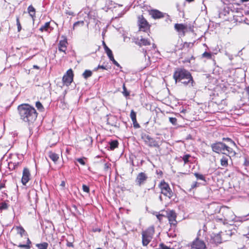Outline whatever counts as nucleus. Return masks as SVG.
Listing matches in <instances>:
<instances>
[{
  "mask_svg": "<svg viewBox=\"0 0 249 249\" xmlns=\"http://www.w3.org/2000/svg\"><path fill=\"white\" fill-rule=\"evenodd\" d=\"M20 118L28 124L33 123L36 120L37 113L35 108L28 104H22L18 107Z\"/></svg>",
  "mask_w": 249,
  "mask_h": 249,
  "instance_id": "1",
  "label": "nucleus"
},
{
  "mask_svg": "<svg viewBox=\"0 0 249 249\" xmlns=\"http://www.w3.org/2000/svg\"><path fill=\"white\" fill-rule=\"evenodd\" d=\"M211 147L213 152L218 154L222 153L225 155L231 154L232 155L235 154V152L233 151L231 148L227 146L222 142L213 143L211 145Z\"/></svg>",
  "mask_w": 249,
  "mask_h": 249,
  "instance_id": "2",
  "label": "nucleus"
},
{
  "mask_svg": "<svg viewBox=\"0 0 249 249\" xmlns=\"http://www.w3.org/2000/svg\"><path fill=\"white\" fill-rule=\"evenodd\" d=\"M173 78L176 83L180 82L185 79L192 80V75L190 72L184 69H178L174 73Z\"/></svg>",
  "mask_w": 249,
  "mask_h": 249,
  "instance_id": "3",
  "label": "nucleus"
},
{
  "mask_svg": "<svg viewBox=\"0 0 249 249\" xmlns=\"http://www.w3.org/2000/svg\"><path fill=\"white\" fill-rule=\"evenodd\" d=\"M154 233V228L150 227L146 230L142 231V243L143 246H146L151 241Z\"/></svg>",
  "mask_w": 249,
  "mask_h": 249,
  "instance_id": "4",
  "label": "nucleus"
},
{
  "mask_svg": "<svg viewBox=\"0 0 249 249\" xmlns=\"http://www.w3.org/2000/svg\"><path fill=\"white\" fill-rule=\"evenodd\" d=\"M159 186L160 189L161 194L169 198H171L172 197L173 192L167 183L165 182L164 181H162L160 183Z\"/></svg>",
  "mask_w": 249,
  "mask_h": 249,
  "instance_id": "5",
  "label": "nucleus"
},
{
  "mask_svg": "<svg viewBox=\"0 0 249 249\" xmlns=\"http://www.w3.org/2000/svg\"><path fill=\"white\" fill-rule=\"evenodd\" d=\"M142 139L144 142L145 144L149 147H159V144L158 142L153 138L146 134L142 135Z\"/></svg>",
  "mask_w": 249,
  "mask_h": 249,
  "instance_id": "6",
  "label": "nucleus"
},
{
  "mask_svg": "<svg viewBox=\"0 0 249 249\" xmlns=\"http://www.w3.org/2000/svg\"><path fill=\"white\" fill-rule=\"evenodd\" d=\"M228 235L229 233H226L224 232H221L214 235L213 239V241L217 244L225 242L228 240V238L230 237V236Z\"/></svg>",
  "mask_w": 249,
  "mask_h": 249,
  "instance_id": "7",
  "label": "nucleus"
},
{
  "mask_svg": "<svg viewBox=\"0 0 249 249\" xmlns=\"http://www.w3.org/2000/svg\"><path fill=\"white\" fill-rule=\"evenodd\" d=\"M73 74L71 69H69L67 71L66 73L64 75L62 81L64 85L68 86L73 81Z\"/></svg>",
  "mask_w": 249,
  "mask_h": 249,
  "instance_id": "8",
  "label": "nucleus"
},
{
  "mask_svg": "<svg viewBox=\"0 0 249 249\" xmlns=\"http://www.w3.org/2000/svg\"><path fill=\"white\" fill-rule=\"evenodd\" d=\"M138 24L140 31L146 32L149 29L148 23L142 16L138 17Z\"/></svg>",
  "mask_w": 249,
  "mask_h": 249,
  "instance_id": "9",
  "label": "nucleus"
},
{
  "mask_svg": "<svg viewBox=\"0 0 249 249\" xmlns=\"http://www.w3.org/2000/svg\"><path fill=\"white\" fill-rule=\"evenodd\" d=\"M147 178L148 177L146 173L141 172L137 176L135 182L137 185L141 186L145 183Z\"/></svg>",
  "mask_w": 249,
  "mask_h": 249,
  "instance_id": "10",
  "label": "nucleus"
},
{
  "mask_svg": "<svg viewBox=\"0 0 249 249\" xmlns=\"http://www.w3.org/2000/svg\"><path fill=\"white\" fill-rule=\"evenodd\" d=\"M191 249H207L204 242L196 238L192 243Z\"/></svg>",
  "mask_w": 249,
  "mask_h": 249,
  "instance_id": "11",
  "label": "nucleus"
},
{
  "mask_svg": "<svg viewBox=\"0 0 249 249\" xmlns=\"http://www.w3.org/2000/svg\"><path fill=\"white\" fill-rule=\"evenodd\" d=\"M167 217L171 225H176L177 224L176 217L177 214L174 210H169L166 211Z\"/></svg>",
  "mask_w": 249,
  "mask_h": 249,
  "instance_id": "12",
  "label": "nucleus"
},
{
  "mask_svg": "<svg viewBox=\"0 0 249 249\" xmlns=\"http://www.w3.org/2000/svg\"><path fill=\"white\" fill-rule=\"evenodd\" d=\"M30 173L28 169L24 168L23 170L21 182L23 185H25L30 179Z\"/></svg>",
  "mask_w": 249,
  "mask_h": 249,
  "instance_id": "13",
  "label": "nucleus"
},
{
  "mask_svg": "<svg viewBox=\"0 0 249 249\" xmlns=\"http://www.w3.org/2000/svg\"><path fill=\"white\" fill-rule=\"evenodd\" d=\"M149 14L154 19H159L164 17L166 15L158 10L153 9L149 12Z\"/></svg>",
  "mask_w": 249,
  "mask_h": 249,
  "instance_id": "14",
  "label": "nucleus"
},
{
  "mask_svg": "<svg viewBox=\"0 0 249 249\" xmlns=\"http://www.w3.org/2000/svg\"><path fill=\"white\" fill-rule=\"evenodd\" d=\"M67 44L68 42L66 38L60 40L58 43V50L60 52H64L66 54Z\"/></svg>",
  "mask_w": 249,
  "mask_h": 249,
  "instance_id": "15",
  "label": "nucleus"
},
{
  "mask_svg": "<svg viewBox=\"0 0 249 249\" xmlns=\"http://www.w3.org/2000/svg\"><path fill=\"white\" fill-rule=\"evenodd\" d=\"M135 43L140 46L142 45H149L150 44V42L148 39L142 37L140 39L137 38L135 41Z\"/></svg>",
  "mask_w": 249,
  "mask_h": 249,
  "instance_id": "16",
  "label": "nucleus"
},
{
  "mask_svg": "<svg viewBox=\"0 0 249 249\" xmlns=\"http://www.w3.org/2000/svg\"><path fill=\"white\" fill-rule=\"evenodd\" d=\"M52 30V28L50 26V22H47L45 23L44 25L41 26L39 28V30L41 32L46 31L49 32Z\"/></svg>",
  "mask_w": 249,
  "mask_h": 249,
  "instance_id": "17",
  "label": "nucleus"
},
{
  "mask_svg": "<svg viewBox=\"0 0 249 249\" xmlns=\"http://www.w3.org/2000/svg\"><path fill=\"white\" fill-rule=\"evenodd\" d=\"M230 154L226 155V156H223L220 160L221 165L223 167H226L228 165L229 158H230Z\"/></svg>",
  "mask_w": 249,
  "mask_h": 249,
  "instance_id": "18",
  "label": "nucleus"
},
{
  "mask_svg": "<svg viewBox=\"0 0 249 249\" xmlns=\"http://www.w3.org/2000/svg\"><path fill=\"white\" fill-rule=\"evenodd\" d=\"M175 29L178 32H184V30L186 29V26L183 24L176 23L175 25Z\"/></svg>",
  "mask_w": 249,
  "mask_h": 249,
  "instance_id": "19",
  "label": "nucleus"
},
{
  "mask_svg": "<svg viewBox=\"0 0 249 249\" xmlns=\"http://www.w3.org/2000/svg\"><path fill=\"white\" fill-rule=\"evenodd\" d=\"M48 156H49V157L54 162H56L58 158H59V156L58 155L55 153H53V152H49V153H48Z\"/></svg>",
  "mask_w": 249,
  "mask_h": 249,
  "instance_id": "20",
  "label": "nucleus"
},
{
  "mask_svg": "<svg viewBox=\"0 0 249 249\" xmlns=\"http://www.w3.org/2000/svg\"><path fill=\"white\" fill-rule=\"evenodd\" d=\"M27 10L29 15L34 19L36 14V10L35 8L31 5L28 7Z\"/></svg>",
  "mask_w": 249,
  "mask_h": 249,
  "instance_id": "21",
  "label": "nucleus"
},
{
  "mask_svg": "<svg viewBox=\"0 0 249 249\" xmlns=\"http://www.w3.org/2000/svg\"><path fill=\"white\" fill-rule=\"evenodd\" d=\"M31 244V242L30 239L27 238V244L25 245L19 244L18 245V247L20 248H24L25 249H30L31 248L30 244Z\"/></svg>",
  "mask_w": 249,
  "mask_h": 249,
  "instance_id": "22",
  "label": "nucleus"
},
{
  "mask_svg": "<svg viewBox=\"0 0 249 249\" xmlns=\"http://www.w3.org/2000/svg\"><path fill=\"white\" fill-rule=\"evenodd\" d=\"M16 229L18 233L20 234L21 237H23L24 235H27L26 231L22 227H17Z\"/></svg>",
  "mask_w": 249,
  "mask_h": 249,
  "instance_id": "23",
  "label": "nucleus"
},
{
  "mask_svg": "<svg viewBox=\"0 0 249 249\" xmlns=\"http://www.w3.org/2000/svg\"><path fill=\"white\" fill-rule=\"evenodd\" d=\"M92 74V72L90 71V70H86L82 74V76L83 77L87 79H88V78L90 77V76H91Z\"/></svg>",
  "mask_w": 249,
  "mask_h": 249,
  "instance_id": "24",
  "label": "nucleus"
},
{
  "mask_svg": "<svg viewBox=\"0 0 249 249\" xmlns=\"http://www.w3.org/2000/svg\"><path fill=\"white\" fill-rule=\"evenodd\" d=\"M110 145V149L111 150H113L118 146V142L116 140L112 141L109 142Z\"/></svg>",
  "mask_w": 249,
  "mask_h": 249,
  "instance_id": "25",
  "label": "nucleus"
},
{
  "mask_svg": "<svg viewBox=\"0 0 249 249\" xmlns=\"http://www.w3.org/2000/svg\"><path fill=\"white\" fill-rule=\"evenodd\" d=\"M19 164V162H9L8 163V168L11 170H14Z\"/></svg>",
  "mask_w": 249,
  "mask_h": 249,
  "instance_id": "26",
  "label": "nucleus"
},
{
  "mask_svg": "<svg viewBox=\"0 0 249 249\" xmlns=\"http://www.w3.org/2000/svg\"><path fill=\"white\" fill-rule=\"evenodd\" d=\"M36 247L38 249H47L48 247V244L46 242H43L41 244H36Z\"/></svg>",
  "mask_w": 249,
  "mask_h": 249,
  "instance_id": "27",
  "label": "nucleus"
},
{
  "mask_svg": "<svg viewBox=\"0 0 249 249\" xmlns=\"http://www.w3.org/2000/svg\"><path fill=\"white\" fill-rule=\"evenodd\" d=\"M194 175L197 179H200L206 181L205 178L203 175L198 173H195Z\"/></svg>",
  "mask_w": 249,
  "mask_h": 249,
  "instance_id": "28",
  "label": "nucleus"
},
{
  "mask_svg": "<svg viewBox=\"0 0 249 249\" xmlns=\"http://www.w3.org/2000/svg\"><path fill=\"white\" fill-rule=\"evenodd\" d=\"M181 82L185 85H187L189 83H191V86H193V83H194V81L193 80V77H192V80H189V79H185V80L181 81Z\"/></svg>",
  "mask_w": 249,
  "mask_h": 249,
  "instance_id": "29",
  "label": "nucleus"
},
{
  "mask_svg": "<svg viewBox=\"0 0 249 249\" xmlns=\"http://www.w3.org/2000/svg\"><path fill=\"white\" fill-rule=\"evenodd\" d=\"M130 116L133 123H136V114L134 110L131 111Z\"/></svg>",
  "mask_w": 249,
  "mask_h": 249,
  "instance_id": "30",
  "label": "nucleus"
},
{
  "mask_svg": "<svg viewBox=\"0 0 249 249\" xmlns=\"http://www.w3.org/2000/svg\"><path fill=\"white\" fill-rule=\"evenodd\" d=\"M8 208V205L5 202H2L0 203V210L2 211L3 210H6Z\"/></svg>",
  "mask_w": 249,
  "mask_h": 249,
  "instance_id": "31",
  "label": "nucleus"
},
{
  "mask_svg": "<svg viewBox=\"0 0 249 249\" xmlns=\"http://www.w3.org/2000/svg\"><path fill=\"white\" fill-rule=\"evenodd\" d=\"M191 157L190 155L186 154L182 157V160L184 161V164L187 163L189 162V159Z\"/></svg>",
  "mask_w": 249,
  "mask_h": 249,
  "instance_id": "32",
  "label": "nucleus"
},
{
  "mask_svg": "<svg viewBox=\"0 0 249 249\" xmlns=\"http://www.w3.org/2000/svg\"><path fill=\"white\" fill-rule=\"evenodd\" d=\"M16 22L18 27V32H19L21 30L22 27L19 22V18L18 17H17L16 18Z\"/></svg>",
  "mask_w": 249,
  "mask_h": 249,
  "instance_id": "33",
  "label": "nucleus"
},
{
  "mask_svg": "<svg viewBox=\"0 0 249 249\" xmlns=\"http://www.w3.org/2000/svg\"><path fill=\"white\" fill-rule=\"evenodd\" d=\"M199 185V183L196 181H195L192 183V184L191 185V187L189 189V191H191L192 189L196 188V187H198Z\"/></svg>",
  "mask_w": 249,
  "mask_h": 249,
  "instance_id": "34",
  "label": "nucleus"
},
{
  "mask_svg": "<svg viewBox=\"0 0 249 249\" xmlns=\"http://www.w3.org/2000/svg\"><path fill=\"white\" fill-rule=\"evenodd\" d=\"M169 122L174 125H177V119L175 117H170L169 118Z\"/></svg>",
  "mask_w": 249,
  "mask_h": 249,
  "instance_id": "35",
  "label": "nucleus"
},
{
  "mask_svg": "<svg viewBox=\"0 0 249 249\" xmlns=\"http://www.w3.org/2000/svg\"><path fill=\"white\" fill-rule=\"evenodd\" d=\"M84 25V22L83 20L81 21H78L76 22H75L73 24V29H74L75 27H76L77 26H83Z\"/></svg>",
  "mask_w": 249,
  "mask_h": 249,
  "instance_id": "36",
  "label": "nucleus"
},
{
  "mask_svg": "<svg viewBox=\"0 0 249 249\" xmlns=\"http://www.w3.org/2000/svg\"><path fill=\"white\" fill-rule=\"evenodd\" d=\"M106 53L107 54L108 57H109V59L110 60L111 59H113V58L114 57H113V53H112V52L111 51V50L110 49H107V51H105Z\"/></svg>",
  "mask_w": 249,
  "mask_h": 249,
  "instance_id": "37",
  "label": "nucleus"
},
{
  "mask_svg": "<svg viewBox=\"0 0 249 249\" xmlns=\"http://www.w3.org/2000/svg\"><path fill=\"white\" fill-rule=\"evenodd\" d=\"M36 107L38 110H39L40 111H42L44 109L42 105L41 104V103L40 102H36Z\"/></svg>",
  "mask_w": 249,
  "mask_h": 249,
  "instance_id": "38",
  "label": "nucleus"
},
{
  "mask_svg": "<svg viewBox=\"0 0 249 249\" xmlns=\"http://www.w3.org/2000/svg\"><path fill=\"white\" fill-rule=\"evenodd\" d=\"M202 57L210 59L212 57V54L210 53L205 52L202 54Z\"/></svg>",
  "mask_w": 249,
  "mask_h": 249,
  "instance_id": "39",
  "label": "nucleus"
},
{
  "mask_svg": "<svg viewBox=\"0 0 249 249\" xmlns=\"http://www.w3.org/2000/svg\"><path fill=\"white\" fill-rule=\"evenodd\" d=\"M123 94L125 96H127L129 95V92L127 91L124 84L123 85Z\"/></svg>",
  "mask_w": 249,
  "mask_h": 249,
  "instance_id": "40",
  "label": "nucleus"
},
{
  "mask_svg": "<svg viewBox=\"0 0 249 249\" xmlns=\"http://www.w3.org/2000/svg\"><path fill=\"white\" fill-rule=\"evenodd\" d=\"M82 189H83V191H84L86 193H88L89 192V187L88 186H87L86 185L83 184L82 185Z\"/></svg>",
  "mask_w": 249,
  "mask_h": 249,
  "instance_id": "41",
  "label": "nucleus"
},
{
  "mask_svg": "<svg viewBox=\"0 0 249 249\" xmlns=\"http://www.w3.org/2000/svg\"><path fill=\"white\" fill-rule=\"evenodd\" d=\"M85 159V158H79L77 159V160L82 165H85V162L84 161V160Z\"/></svg>",
  "mask_w": 249,
  "mask_h": 249,
  "instance_id": "42",
  "label": "nucleus"
},
{
  "mask_svg": "<svg viewBox=\"0 0 249 249\" xmlns=\"http://www.w3.org/2000/svg\"><path fill=\"white\" fill-rule=\"evenodd\" d=\"M110 60L111 61L112 63L117 67L119 68H121L120 65L114 59V57L113 58V59L112 58Z\"/></svg>",
  "mask_w": 249,
  "mask_h": 249,
  "instance_id": "43",
  "label": "nucleus"
},
{
  "mask_svg": "<svg viewBox=\"0 0 249 249\" xmlns=\"http://www.w3.org/2000/svg\"><path fill=\"white\" fill-rule=\"evenodd\" d=\"M219 221H221L223 222L224 224L225 223H228L229 222L231 221V219L228 218H224V220L222 219V218L218 219Z\"/></svg>",
  "mask_w": 249,
  "mask_h": 249,
  "instance_id": "44",
  "label": "nucleus"
},
{
  "mask_svg": "<svg viewBox=\"0 0 249 249\" xmlns=\"http://www.w3.org/2000/svg\"><path fill=\"white\" fill-rule=\"evenodd\" d=\"M160 249H171L169 247H167V246L165 245L163 243L160 244Z\"/></svg>",
  "mask_w": 249,
  "mask_h": 249,
  "instance_id": "45",
  "label": "nucleus"
},
{
  "mask_svg": "<svg viewBox=\"0 0 249 249\" xmlns=\"http://www.w3.org/2000/svg\"><path fill=\"white\" fill-rule=\"evenodd\" d=\"M5 180H3L2 182H0V190L5 187Z\"/></svg>",
  "mask_w": 249,
  "mask_h": 249,
  "instance_id": "46",
  "label": "nucleus"
},
{
  "mask_svg": "<svg viewBox=\"0 0 249 249\" xmlns=\"http://www.w3.org/2000/svg\"><path fill=\"white\" fill-rule=\"evenodd\" d=\"M163 215L162 214H159L157 215V217L159 219V221H161L163 217Z\"/></svg>",
  "mask_w": 249,
  "mask_h": 249,
  "instance_id": "47",
  "label": "nucleus"
},
{
  "mask_svg": "<svg viewBox=\"0 0 249 249\" xmlns=\"http://www.w3.org/2000/svg\"><path fill=\"white\" fill-rule=\"evenodd\" d=\"M99 69H106V68L104 66L98 65V66L95 69V70H97Z\"/></svg>",
  "mask_w": 249,
  "mask_h": 249,
  "instance_id": "48",
  "label": "nucleus"
},
{
  "mask_svg": "<svg viewBox=\"0 0 249 249\" xmlns=\"http://www.w3.org/2000/svg\"><path fill=\"white\" fill-rule=\"evenodd\" d=\"M67 246L69 247H72L73 246L72 243L68 241L67 243Z\"/></svg>",
  "mask_w": 249,
  "mask_h": 249,
  "instance_id": "49",
  "label": "nucleus"
},
{
  "mask_svg": "<svg viewBox=\"0 0 249 249\" xmlns=\"http://www.w3.org/2000/svg\"><path fill=\"white\" fill-rule=\"evenodd\" d=\"M224 140H227V141H229V142H231V143H232L234 145L235 144V143H234V142L233 141H232L230 138H227L226 139H224Z\"/></svg>",
  "mask_w": 249,
  "mask_h": 249,
  "instance_id": "50",
  "label": "nucleus"
},
{
  "mask_svg": "<svg viewBox=\"0 0 249 249\" xmlns=\"http://www.w3.org/2000/svg\"><path fill=\"white\" fill-rule=\"evenodd\" d=\"M134 127L135 128H139L140 127V125L139 124L136 122V123H133Z\"/></svg>",
  "mask_w": 249,
  "mask_h": 249,
  "instance_id": "51",
  "label": "nucleus"
},
{
  "mask_svg": "<svg viewBox=\"0 0 249 249\" xmlns=\"http://www.w3.org/2000/svg\"><path fill=\"white\" fill-rule=\"evenodd\" d=\"M103 44H104V49H105V51L107 50V49H110L109 48H108V47L106 45L105 43L104 42H103Z\"/></svg>",
  "mask_w": 249,
  "mask_h": 249,
  "instance_id": "52",
  "label": "nucleus"
},
{
  "mask_svg": "<svg viewBox=\"0 0 249 249\" xmlns=\"http://www.w3.org/2000/svg\"><path fill=\"white\" fill-rule=\"evenodd\" d=\"M66 14L69 15L73 16V13L72 12H67Z\"/></svg>",
  "mask_w": 249,
  "mask_h": 249,
  "instance_id": "53",
  "label": "nucleus"
},
{
  "mask_svg": "<svg viewBox=\"0 0 249 249\" xmlns=\"http://www.w3.org/2000/svg\"><path fill=\"white\" fill-rule=\"evenodd\" d=\"M108 167H109V166H108V164H107V163H105V168L106 169H108Z\"/></svg>",
  "mask_w": 249,
  "mask_h": 249,
  "instance_id": "54",
  "label": "nucleus"
},
{
  "mask_svg": "<svg viewBox=\"0 0 249 249\" xmlns=\"http://www.w3.org/2000/svg\"><path fill=\"white\" fill-rule=\"evenodd\" d=\"M33 68L36 69H39V67L37 65H34L33 66Z\"/></svg>",
  "mask_w": 249,
  "mask_h": 249,
  "instance_id": "55",
  "label": "nucleus"
},
{
  "mask_svg": "<svg viewBox=\"0 0 249 249\" xmlns=\"http://www.w3.org/2000/svg\"><path fill=\"white\" fill-rule=\"evenodd\" d=\"M159 199L160 200V201L161 202H162V196H161V195L159 196Z\"/></svg>",
  "mask_w": 249,
  "mask_h": 249,
  "instance_id": "56",
  "label": "nucleus"
},
{
  "mask_svg": "<svg viewBox=\"0 0 249 249\" xmlns=\"http://www.w3.org/2000/svg\"><path fill=\"white\" fill-rule=\"evenodd\" d=\"M146 53H147V51L145 50V51H144V57H145V56H146Z\"/></svg>",
  "mask_w": 249,
  "mask_h": 249,
  "instance_id": "57",
  "label": "nucleus"
},
{
  "mask_svg": "<svg viewBox=\"0 0 249 249\" xmlns=\"http://www.w3.org/2000/svg\"><path fill=\"white\" fill-rule=\"evenodd\" d=\"M61 185L64 186L65 185V182L64 181L62 182Z\"/></svg>",
  "mask_w": 249,
  "mask_h": 249,
  "instance_id": "58",
  "label": "nucleus"
},
{
  "mask_svg": "<svg viewBox=\"0 0 249 249\" xmlns=\"http://www.w3.org/2000/svg\"><path fill=\"white\" fill-rule=\"evenodd\" d=\"M186 0L188 2H192V1H194V0Z\"/></svg>",
  "mask_w": 249,
  "mask_h": 249,
  "instance_id": "59",
  "label": "nucleus"
},
{
  "mask_svg": "<svg viewBox=\"0 0 249 249\" xmlns=\"http://www.w3.org/2000/svg\"><path fill=\"white\" fill-rule=\"evenodd\" d=\"M186 62H190L191 60H190V59H189V60H186Z\"/></svg>",
  "mask_w": 249,
  "mask_h": 249,
  "instance_id": "60",
  "label": "nucleus"
},
{
  "mask_svg": "<svg viewBox=\"0 0 249 249\" xmlns=\"http://www.w3.org/2000/svg\"><path fill=\"white\" fill-rule=\"evenodd\" d=\"M242 0V1H248V0Z\"/></svg>",
  "mask_w": 249,
  "mask_h": 249,
  "instance_id": "61",
  "label": "nucleus"
},
{
  "mask_svg": "<svg viewBox=\"0 0 249 249\" xmlns=\"http://www.w3.org/2000/svg\"><path fill=\"white\" fill-rule=\"evenodd\" d=\"M191 58L194 59V57L193 56H192Z\"/></svg>",
  "mask_w": 249,
  "mask_h": 249,
  "instance_id": "62",
  "label": "nucleus"
},
{
  "mask_svg": "<svg viewBox=\"0 0 249 249\" xmlns=\"http://www.w3.org/2000/svg\"><path fill=\"white\" fill-rule=\"evenodd\" d=\"M101 249V248H98V249Z\"/></svg>",
  "mask_w": 249,
  "mask_h": 249,
  "instance_id": "63",
  "label": "nucleus"
}]
</instances>
